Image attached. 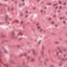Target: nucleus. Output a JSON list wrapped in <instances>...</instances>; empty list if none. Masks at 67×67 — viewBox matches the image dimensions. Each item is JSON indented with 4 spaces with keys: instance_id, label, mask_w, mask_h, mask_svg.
<instances>
[{
    "instance_id": "obj_5",
    "label": "nucleus",
    "mask_w": 67,
    "mask_h": 67,
    "mask_svg": "<svg viewBox=\"0 0 67 67\" xmlns=\"http://www.w3.org/2000/svg\"><path fill=\"white\" fill-rule=\"evenodd\" d=\"M64 18H65V17H60V20H61L62 19H64Z\"/></svg>"
},
{
    "instance_id": "obj_1",
    "label": "nucleus",
    "mask_w": 67,
    "mask_h": 67,
    "mask_svg": "<svg viewBox=\"0 0 67 67\" xmlns=\"http://www.w3.org/2000/svg\"><path fill=\"white\" fill-rule=\"evenodd\" d=\"M12 35H13V36H14L15 35V33L13 31L12 32Z\"/></svg>"
},
{
    "instance_id": "obj_38",
    "label": "nucleus",
    "mask_w": 67,
    "mask_h": 67,
    "mask_svg": "<svg viewBox=\"0 0 67 67\" xmlns=\"http://www.w3.org/2000/svg\"><path fill=\"white\" fill-rule=\"evenodd\" d=\"M44 8L46 9V8Z\"/></svg>"
},
{
    "instance_id": "obj_23",
    "label": "nucleus",
    "mask_w": 67,
    "mask_h": 67,
    "mask_svg": "<svg viewBox=\"0 0 67 67\" xmlns=\"http://www.w3.org/2000/svg\"><path fill=\"white\" fill-rule=\"evenodd\" d=\"M41 13H42V12H43V10H41Z\"/></svg>"
},
{
    "instance_id": "obj_24",
    "label": "nucleus",
    "mask_w": 67,
    "mask_h": 67,
    "mask_svg": "<svg viewBox=\"0 0 67 67\" xmlns=\"http://www.w3.org/2000/svg\"><path fill=\"white\" fill-rule=\"evenodd\" d=\"M66 3H64V5H66Z\"/></svg>"
},
{
    "instance_id": "obj_32",
    "label": "nucleus",
    "mask_w": 67,
    "mask_h": 67,
    "mask_svg": "<svg viewBox=\"0 0 67 67\" xmlns=\"http://www.w3.org/2000/svg\"><path fill=\"white\" fill-rule=\"evenodd\" d=\"M28 16V15H26V17H27Z\"/></svg>"
},
{
    "instance_id": "obj_26",
    "label": "nucleus",
    "mask_w": 67,
    "mask_h": 67,
    "mask_svg": "<svg viewBox=\"0 0 67 67\" xmlns=\"http://www.w3.org/2000/svg\"><path fill=\"white\" fill-rule=\"evenodd\" d=\"M34 59H32V61H34Z\"/></svg>"
},
{
    "instance_id": "obj_12",
    "label": "nucleus",
    "mask_w": 67,
    "mask_h": 67,
    "mask_svg": "<svg viewBox=\"0 0 67 67\" xmlns=\"http://www.w3.org/2000/svg\"><path fill=\"white\" fill-rule=\"evenodd\" d=\"M41 42V40H40L39 41V43H38V44H40V43Z\"/></svg>"
},
{
    "instance_id": "obj_37",
    "label": "nucleus",
    "mask_w": 67,
    "mask_h": 67,
    "mask_svg": "<svg viewBox=\"0 0 67 67\" xmlns=\"http://www.w3.org/2000/svg\"><path fill=\"white\" fill-rule=\"evenodd\" d=\"M40 1V0H38V1Z\"/></svg>"
},
{
    "instance_id": "obj_25",
    "label": "nucleus",
    "mask_w": 67,
    "mask_h": 67,
    "mask_svg": "<svg viewBox=\"0 0 67 67\" xmlns=\"http://www.w3.org/2000/svg\"><path fill=\"white\" fill-rule=\"evenodd\" d=\"M53 16L54 17H56V15H53Z\"/></svg>"
},
{
    "instance_id": "obj_21",
    "label": "nucleus",
    "mask_w": 67,
    "mask_h": 67,
    "mask_svg": "<svg viewBox=\"0 0 67 67\" xmlns=\"http://www.w3.org/2000/svg\"><path fill=\"white\" fill-rule=\"evenodd\" d=\"M57 4H54L53 5H54V6H55V5H57Z\"/></svg>"
},
{
    "instance_id": "obj_20",
    "label": "nucleus",
    "mask_w": 67,
    "mask_h": 67,
    "mask_svg": "<svg viewBox=\"0 0 67 67\" xmlns=\"http://www.w3.org/2000/svg\"><path fill=\"white\" fill-rule=\"evenodd\" d=\"M62 60H63L64 61L65 60V59L63 58H62Z\"/></svg>"
},
{
    "instance_id": "obj_8",
    "label": "nucleus",
    "mask_w": 67,
    "mask_h": 67,
    "mask_svg": "<svg viewBox=\"0 0 67 67\" xmlns=\"http://www.w3.org/2000/svg\"><path fill=\"white\" fill-rule=\"evenodd\" d=\"M23 15L22 14H20V16H23Z\"/></svg>"
},
{
    "instance_id": "obj_29",
    "label": "nucleus",
    "mask_w": 67,
    "mask_h": 67,
    "mask_svg": "<svg viewBox=\"0 0 67 67\" xmlns=\"http://www.w3.org/2000/svg\"><path fill=\"white\" fill-rule=\"evenodd\" d=\"M23 5H25V3H23Z\"/></svg>"
},
{
    "instance_id": "obj_6",
    "label": "nucleus",
    "mask_w": 67,
    "mask_h": 67,
    "mask_svg": "<svg viewBox=\"0 0 67 67\" xmlns=\"http://www.w3.org/2000/svg\"><path fill=\"white\" fill-rule=\"evenodd\" d=\"M54 23V21H52L51 22V24H53Z\"/></svg>"
},
{
    "instance_id": "obj_9",
    "label": "nucleus",
    "mask_w": 67,
    "mask_h": 67,
    "mask_svg": "<svg viewBox=\"0 0 67 67\" xmlns=\"http://www.w3.org/2000/svg\"><path fill=\"white\" fill-rule=\"evenodd\" d=\"M51 18H49L48 20L49 21H51Z\"/></svg>"
},
{
    "instance_id": "obj_33",
    "label": "nucleus",
    "mask_w": 67,
    "mask_h": 67,
    "mask_svg": "<svg viewBox=\"0 0 67 67\" xmlns=\"http://www.w3.org/2000/svg\"><path fill=\"white\" fill-rule=\"evenodd\" d=\"M22 1L24 2V0H22Z\"/></svg>"
},
{
    "instance_id": "obj_39",
    "label": "nucleus",
    "mask_w": 67,
    "mask_h": 67,
    "mask_svg": "<svg viewBox=\"0 0 67 67\" xmlns=\"http://www.w3.org/2000/svg\"><path fill=\"white\" fill-rule=\"evenodd\" d=\"M57 26H56V27Z\"/></svg>"
},
{
    "instance_id": "obj_4",
    "label": "nucleus",
    "mask_w": 67,
    "mask_h": 67,
    "mask_svg": "<svg viewBox=\"0 0 67 67\" xmlns=\"http://www.w3.org/2000/svg\"><path fill=\"white\" fill-rule=\"evenodd\" d=\"M4 52L5 53H7L8 52V51H7L6 50H4Z\"/></svg>"
},
{
    "instance_id": "obj_44",
    "label": "nucleus",
    "mask_w": 67,
    "mask_h": 67,
    "mask_svg": "<svg viewBox=\"0 0 67 67\" xmlns=\"http://www.w3.org/2000/svg\"><path fill=\"white\" fill-rule=\"evenodd\" d=\"M26 55V54H25V56Z\"/></svg>"
},
{
    "instance_id": "obj_22",
    "label": "nucleus",
    "mask_w": 67,
    "mask_h": 67,
    "mask_svg": "<svg viewBox=\"0 0 67 67\" xmlns=\"http://www.w3.org/2000/svg\"><path fill=\"white\" fill-rule=\"evenodd\" d=\"M43 30L42 29H41V30H40V31L41 32H42V31Z\"/></svg>"
},
{
    "instance_id": "obj_27",
    "label": "nucleus",
    "mask_w": 67,
    "mask_h": 67,
    "mask_svg": "<svg viewBox=\"0 0 67 67\" xmlns=\"http://www.w3.org/2000/svg\"><path fill=\"white\" fill-rule=\"evenodd\" d=\"M0 24H1V25H2L3 23H0Z\"/></svg>"
},
{
    "instance_id": "obj_14",
    "label": "nucleus",
    "mask_w": 67,
    "mask_h": 67,
    "mask_svg": "<svg viewBox=\"0 0 67 67\" xmlns=\"http://www.w3.org/2000/svg\"><path fill=\"white\" fill-rule=\"evenodd\" d=\"M23 21H21V22L20 23L21 24H23Z\"/></svg>"
},
{
    "instance_id": "obj_36",
    "label": "nucleus",
    "mask_w": 67,
    "mask_h": 67,
    "mask_svg": "<svg viewBox=\"0 0 67 67\" xmlns=\"http://www.w3.org/2000/svg\"><path fill=\"white\" fill-rule=\"evenodd\" d=\"M43 47H44L43 46H42V48H43Z\"/></svg>"
},
{
    "instance_id": "obj_19",
    "label": "nucleus",
    "mask_w": 67,
    "mask_h": 67,
    "mask_svg": "<svg viewBox=\"0 0 67 67\" xmlns=\"http://www.w3.org/2000/svg\"><path fill=\"white\" fill-rule=\"evenodd\" d=\"M58 7L57 6V7L55 8V9H58Z\"/></svg>"
},
{
    "instance_id": "obj_3",
    "label": "nucleus",
    "mask_w": 67,
    "mask_h": 67,
    "mask_svg": "<svg viewBox=\"0 0 67 67\" xmlns=\"http://www.w3.org/2000/svg\"><path fill=\"white\" fill-rule=\"evenodd\" d=\"M36 25H40V24L39 23H37L36 24Z\"/></svg>"
},
{
    "instance_id": "obj_16",
    "label": "nucleus",
    "mask_w": 67,
    "mask_h": 67,
    "mask_svg": "<svg viewBox=\"0 0 67 67\" xmlns=\"http://www.w3.org/2000/svg\"><path fill=\"white\" fill-rule=\"evenodd\" d=\"M59 52H60V53H62V51H61V50H60V51H59Z\"/></svg>"
},
{
    "instance_id": "obj_42",
    "label": "nucleus",
    "mask_w": 67,
    "mask_h": 67,
    "mask_svg": "<svg viewBox=\"0 0 67 67\" xmlns=\"http://www.w3.org/2000/svg\"><path fill=\"white\" fill-rule=\"evenodd\" d=\"M10 18H9V19L10 20Z\"/></svg>"
},
{
    "instance_id": "obj_10",
    "label": "nucleus",
    "mask_w": 67,
    "mask_h": 67,
    "mask_svg": "<svg viewBox=\"0 0 67 67\" xmlns=\"http://www.w3.org/2000/svg\"><path fill=\"white\" fill-rule=\"evenodd\" d=\"M59 3L60 4H61L62 3V2L60 1H59Z\"/></svg>"
},
{
    "instance_id": "obj_35",
    "label": "nucleus",
    "mask_w": 67,
    "mask_h": 67,
    "mask_svg": "<svg viewBox=\"0 0 67 67\" xmlns=\"http://www.w3.org/2000/svg\"><path fill=\"white\" fill-rule=\"evenodd\" d=\"M23 55V54H21V56Z\"/></svg>"
},
{
    "instance_id": "obj_43",
    "label": "nucleus",
    "mask_w": 67,
    "mask_h": 67,
    "mask_svg": "<svg viewBox=\"0 0 67 67\" xmlns=\"http://www.w3.org/2000/svg\"><path fill=\"white\" fill-rule=\"evenodd\" d=\"M6 67H7V66H6Z\"/></svg>"
},
{
    "instance_id": "obj_7",
    "label": "nucleus",
    "mask_w": 67,
    "mask_h": 67,
    "mask_svg": "<svg viewBox=\"0 0 67 67\" xmlns=\"http://www.w3.org/2000/svg\"><path fill=\"white\" fill-rule=\"evenodd\" d=\"M44 65H46V61H45L44 63Z\"/></svg>"
},
{
    "instance_id": "obj_34",
    "label": "nucleus",
    "mask_w": 67,
    "mask_h": 67,
    "mask_svg": "<svg viewBox=\"0 0 67 67\" xmlns=\"http://www.w3.org/2000/svg\"><path fill=\"white\" fill-rule=\"evenodd\" d=\"M28 12V11H26V13H27Z\"/></svg>"
},
{
    "instance_id": "obj_28",
    "label": "nucleus",
    "mask_w": 67,
    "mask_h": 67,
    "mask_svg": "<svg viewBox=\"0 0 67 67\" xmlns=\"http://www.w3.org/2000/svg\"><path fill=\"white\" fill-rule=\"evenodd\" d=\"M40 63H43V62L42 61H41V62H40Z\"/></svg>"
},
{
    "instance_id": "obj_18",
    "label": "nucleus",
    "mask_w": 67,
    "mask_h": 67,
    "mask_svg": "<svg viewBox=\"0 0 67 67\" xmlns=\"http://www.w3.org/2000/svg\"><path fill=\"white\" fill-rule=\"evenodd\" d=\"M62 8V7H60L59 8V9H61Z\"/></svg>"
},
{
    "instance_id": "obj_40",
    "label": "nucleus",
    "mask_w": 67,
    "mask_h": 67,
    "mask_svg": "<svg viewBox=\"0 0 67 67\" xmlns=\"http://www.w3.org/2000/svg\"><path fill=\"white\" fill-rule=\"evenodd\" d=\"M5 0V1L6 2V1H6Z\"/></svg>"
},
{
    "instance_id": "obj_17",
    "label": "nucleus",
    "mask_w": 67,
    "mask_h": 67,
    "mask_svg": "<svg viewBox=\"0 0 67 67\" xmlns=\"http://www.w3.org/2000/svg\"><path fill=\"white\" fill-rule=\"evenodd\" d=\"M59 53L58 52H57V53H56V54H57V55H58V54H59Z\"/></svg>"
},
{
    "instance_id": "obj_30",
    "label": "nucleus",
    "mask_w": 67,
    "mask_h": 67,
    "mask_svg": "<svg viewBox=\"0 0 67 67\" xmlns=\"http://www.w3.org/2000/svg\"><path fill=\"white\" fill-rule=\"evenodd\" d=\"M60 12V10H58V12Z\"/></svg>"
},
{
    "instance_id": "obj_2",
    "label": "nucleus",
    "mask_w": 67,
    "mask_h": 67,
    "mask_svg": "<svg viewBox=\"0 0 67 67\" xmlns=\"http://www.w3.org/2000/svg\"><path fill=\"white\" fill-rule=\"evenodd\" d=\"M19 35H20L21 36H22L23 35V34L22 33H21V32H20L19 33Z\"/></svg>"
},
{
    "instance_id": "obj_41",
    "label": "nucleus",
    "mask_w": 67,
    "mask_h": 67,
    "mask_svg": "<svg viewBox=\"0 0 67 67\" xmlns=\"http://www.w3.org/2000/svg\"><path fill=\"white\" fill-rule=\"evenodd\" d=\"M35 8H34V9H35Z\"/></svg>"
},
{
    "instance_id": "obj_13",
    "label": "nucleus",
    "mask_w": 67,
    "mask_h": 67,
    "mask_svg": "<svg viewBox=\"0 0 67 67\" xmlns=\"http://www.w3.org/2000/svg\"><path fill=\"white\" fill-rule=\"evenodd\" d=\"M63 23H64V24H65L66 22L64 21H63Z\"/></svg>"
},
{
    "instance_id": "obj_15",
    "label": "nucleus",
    "mask_w": 67,
    "mask_h": 67,
    "mask_svg": "<svg viewBox=\"0 0 67 67\" xmlns=\"http://www.w3.org/2000/svg\"><path fill=\"white\" fill-rule=\"evenodd\" d=\"M55 44H58V42H55Z\"/></svg>"
},
{
    "instance_id": "obj_11",
    "label": "nucleus",
    "mask_w": 67,
    "mask_h": 67,
    "mask_svg": "<svg viewBox=\"0 0 67 67\" xmlns=\"http://www.w3.org/2000/svg\"><path fill=\"white\" fill-rule=\"evenodd\" d=\"M40 26H38L37 27V29H40Z\"/></svg>"
},
{
    "instance_id": "obj_31",
    "label": "nucleus",
    "mask_w": 67,
    "mask_h": 67,
    "mask_svg": "<svg viewBox=\"0 0 67 67\" xmlns=\"http://www.w3.org/2000/svg\"><path fill=\"white\" fill-rule=\"evenodd\" d=\"M18 21V20L17 19H16L15 20V21Z\"/></svg>"
}]
</instances>
